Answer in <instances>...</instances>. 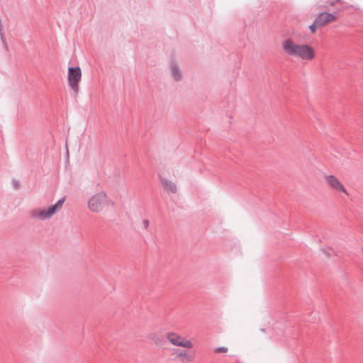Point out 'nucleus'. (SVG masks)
<instances>
[{"mask_svg":"<svg viewBox=\"0 0 363 363\" xmlns=\"http://www.w3.org/2000/svg\"><path fill=\"white\" fill-rule=\"evenodd\" d=\"M168 340L175 346H180L185 348H191L193 345L191 341L184 340L181 336L174 333L167 334Z\"/></svg>","mask_w":363,"mask_h":363,"instance_id":"5","label":"nucleus"},{"mask_svg":"<svg viewBox=\"0 0 363 363\" xmlns=\"http://www.w3.org/2000/svg\"><path fill=\"white\" fill-rule=\"evenodd\" d=\"M216 353H225L228 352V348L225 347H218L214 350Z\"/></svg>","mask_w":363,"mask_h":363,"instance_id":"16","label":"nucleus"},{"mask_svg":"<svg viewBox=\"0 0 363 363\" xmlns=\"http://www.w3.org/2000/svg\"><path fill=\"white\" fill-rule=\"evenodd\" d=\"M143 224L144 228H145V229H147V228H148V225H149V221H148V220H147V219L143 220Z\"/></svg>","mask_w":363,"mask_h":363,"instance_id":"18","label":"nucleus"},{"mask_svg":"<svg viewBox=\"0 0 363 363\" xmlns=\"http://www.w3.org/2000/svg\"><path fill=\"white\" fill-rule=\"evenodd\" d=\"M65 201V196L60 199L55 205L51 206V211H53V212L55 213L58 210H60L62 208Z\"/></svg>","mask_w":363,"mask_h":363,"instance_id":"10","label":"nucleus"},{"mask_svg":"<svg viewBox=\"0 0 363 363\" xmlns=\"http://www.w3.org/2000/svg\"><path fill=\"white\" fill-rule=\"evenodd\" d=\"M170 72L171 76L174 79L175 82H179L182 79V71L177 62V61L174 59L171 60L170 62Z\"/></svg>","mask_w":363,"mask_h":363,"instance_id":"7","label":"nucleus"},{"mask_svg":"<svg viewBox=\"0 0 363 363\" xmlns=\"http://www.w3.org/2000/svg\"><path fill=\"white\" fill-rule=\"evenodd\" d=\"M177 357H182L183 359L186 360V362H191L194 359V355L189 354L187 352L183 351L180 352Z\"/></svg>","mask_w":363,"mask_h":363,"instance_id":"12","label":"nucleus"},{"mask_svg":"<svg viewBox=\"0 0 363 363\" xmlns=\"http://www.w3.org/2000/svg\"><path fill=\"white\" fill-rule=\"evenodd\" d=\"M337 20L335 15L328 13H322L318 17V23H329Z\"/></svg>","mask_w":363,"mask_h":363,"instance_id":"8","label":"nucleus"},{"mask_svg":"<svg viewBox=\"0 0 363 363\" xmlns=\"http://www.w3.org/2000/svg\"><path fill=\"white\" fill-rule=\"evenodd\" d=\"M2 30H3V24H0V36H1V40L5 47V48L7 50L8 49V45L6 44V38L4 36V33L2 32Z\"/></svg>","mask_w":363,"mask_h":363,"instance_id":"13","label":"nucleus"},{"mask_svg":"<svg viewBox=\"0 0 363 363\" xmlns=\"http://www.w3.org/2000/svg\"><path fill=\"white\" fill-rule=\"evenodd\" d=\"M51 210L52 208L50 206L48 209L44 208L35 210L32 212L31 216L34 218H39L44 220L50 218L55 214L53 211Z\"/></svg>","mask_w":363,"mask_h":363,"instance_id":"6","label":"nucleus"},{"mask_svg":"<svg viewBox=\"0 0 363 363\" xmlns=\"http://www.w3.org/2000/svg\"><path fill=\"white\" fill-rule=\"evenodd\" d=\"M161 182H162V186L165 189H167L169 191H171L172 193H176L177 192V186L172 182H171V181H169L168 179H162L161 180Z\"/></svg>","mask_w":363,"mask_h":363,"instance_id":"9","label":"nucleus"},{"mask_svg":"<svg viewBox=\"0 0 363 363\" xmlns=\"http://www.w3.org/2000/svg\"><path fill=\"white\" fill-rule=\"evenodd\" d=\"M151 339L156 343V344H160L162 342V340L160 339L157 334L152 335Z\"/></svg>","mask_w":363,"mask_h":363,"instance_id":"15","label":"nucleus"},{"mask_svg":"<svg viewBox=\"0 0 363 363\" xmlns=\"http://www.w3.org/2000/svg\"><path fill=\"white\" fill-rule=\"evenodd\" d=\"M282 48L288 55L297 56L303 60H311L315 56L314 50L311 46L298 45L290 38L283 41Z\"/></svg>","mask_w":363,"mask_h":363,"instance_id":"1","label":"nucleus"},{"mask_svg":"<svg viewBox=\"0 0 363 363\" xmlns=\"http://www.w3.org/2000/svg\"><path fill=\"white\" fill-rule=\"evenodd\" d=\"M325 180L328 184V186L333 191L337 193L342 192L346 195H348V193L344 186L341 184V182L338 180L337 177L334 175H328L325 177Z\"/></svg>","mask_w":363,"mask_h":363,"instance_id":"4","label":"nucleus"},{"mask_svg":"<svg viewBox=\"0 0 363 363\" xmlns=\"http://www.w3.org/2000/svg\"><path fill=\"white\" fill-rule=\"evenodd\" d=\"M65 201V196L60 199L55 205L51 206V211H53V212L55 213L58 210H60L62 208Z\"/></svg>","mask_w":363,"mask_h":363,"instance_id":"11","label":"nucleus"},{"mask_svg":"<svg viewBox=\"0 0 363 363\" xmlns=\"http://www.w3.org/2000/svg\"><path fill=\"white\" fill-rule=\"evenodd\" d=\"M82 78V71L79 67H69L68 68L67 80L71 89L75 94L79 93V82Z\"/></svg>","mask_w":363,"mask_h":363,"instance_id":"2","label":"nucleus"},{"mask_svg":"<svg viewBox=\"0 0 363 363\" xmlns=\"http://www.w3.org/2000/svg\"><path fill=\"white\" fill-rule=\"evenodd\" d=\"M324 24H311L309 26V29L311 30L312 33H314L316 31L317 28L321 27Z\"/></svg>","mask_w":363,"mask_h":363,"instance_id":"14","label":"nucleus"},{"mask_svg":"<svg viewBox=\"0 0 363 363\" xmlns=\"http://www.w3.org/2000/svg\"><path fill=\"white\" fill-rule=\"evenodd\" d=\"M106 201V194L105 192H99L91 196L88 201V208L91 212H100Z\"/></svg>","mask_w":363,"mask_h":363,"instance_id":"3","label":"nucleus"},{"mask_svg":"<svg viewBox=\"0 0 363 363\" xmlns=\"http://www.w3.org/2000/svg\"><path fill=\"white\" fill-rule=\"evenodd\" d=\"M13 184L16 189H18L20 186V182L15 179L13 180Z\"/></svg>","mask_w":363,"mask_h":363,"instance_id":"17","label":"nucleus"},{"mask_svg":"<svg viewBox=\"0 0 363 363\" xmlns=\"http://www.w3.org/2000/svg\"><path fill=\"white\" fill-rule=\"evenodd\" d=\"M323 252H324L326 254V255H327L328 257H330V253L327 252L326 251H325V250H323Z\"/></svg>","mask_w":363,"mask_h":363,"instance_id":"19","label":"nucleus"}]
</instances>
